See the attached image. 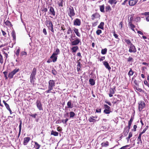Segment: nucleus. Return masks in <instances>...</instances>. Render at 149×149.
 <instances>
[{
  "instance_id": "obj_1",
  "label": "nucleus",
  "mask_w": 149,
  "mask_h": 149,
  "mask_svg": "<svg viewBox=\"0 0 149 149\" xmlns=\"http://www.w3.org/2000/svg\"><path fill=\"white\" fill-rule=\"evenodd\" d=\"M36 69L35 68H34L30 76V82L33 84H34L35 80L36 79L35 76L36 74Z\"/></svg>"
},
{
  "instance_id": "obj_2",
  "label": "nucleus",
  "mask_w": 149,
  "mask_h": 149,
  "mask_svg": "<svg viewBox=\"0 0 149 149\" xmlns=\"http://www.w3.org/2000/svg\"><path fill=\"white\" fill-rule=\"evenodd\" d=\"M45 24L48 29L50 30L52 33H54V31L52 22L51 20H47L45 22Z\"/></svg>"
},
{
  "instance_id": "obj_3",
  "label": "nucleus",
  "mask_w": 149,
  "mask_h": 149,
  "mask_svg": "<svg viewBox=\"0 0 149 149\" xmlns=\"http://www.w3.org/2000/svg\"><path fill=\"white\" fill-rule=\"evenodd\" d=\"M68 11V15L72 19H73L72 18V17L74 16L75 14L73 7L71 6H70L69 8Z\"/></svg>"
},
{
  "instance_id": "obj_4",
  "label": "nucleus",
  "mask_w": 149,
  "mask_h": 149,
  "mask_svg": "<svg viewBox=\"0 0 149 149\" xmlns=\"http://www.w3.org/2000/svg\"><path fill=\"white\" fill-rule=\"evenodd\" d=\"M20 70L19 68L17 69L16 68L14 70L11 72L9 73L8 74V77L10 79H12L13 78L14 75L17 72Z\"/></svg>"
},
{
  "instance_id": "obj_5",
  "label": "nucleus",
  "mask_w": 149,
  "mask_h": 149,
  "mask_svg": "<svg viewBox=\"0 0 149 149\" xmlns=\"http://www.w3.org/2000/svg\"><path fill=\"white\" fill-rule=\"evenodd\" d=\"M139 109L140 111H141L142 109L145 107V104L143 101H140L138 103Z\"/></svg>"
},
{
  "instance_id": "obj_6",
  "label": "nucleus",
  "mask_w": 149,
  "mask_h": 149,
  "mask_svg": "<svg viewBox=\"0 0 149 149\" xmlns=\"http://www.w3.org/2000/svg\"><path fill=\"white\" fill-rule=\"evenodd\" d=\"M55 81L53 80H50L48 82V88H49L53 90V88L55 86Z\"/></svg>"
},
{
  "instance_id": "obj_7",
  "label": "nucleus",
  "mask_w": 149,
  "mask_h": 149,
  "mask_svg": "<svg viewBox=\"0 0 149 149\" xmlns=\"http://www.w3.org/2000/svg\"><path fill=\"white\" fill-rule=\"evenodd\" d=\"M129 52L130 53H135L136 52V50L135 46L133 44L130 45Z\"/></svg>"
},
{
  "instance_id": "obj_8",
  "label": "nucleus",
  "mask_w": 149,
  "mask_h": 149,
  "mask_svg": "<svg viewBox=\"0 0 149 149\" xmlns=\"http://www.w3.org/2000/svg\"><path fill=\"white\" fill-rule=\"evenodd\" d=\"M71 42V45L73 46H75L78 45L79 42H81L80 40L77 38H76V39L73 41Z\"/></svg>"
},
{
  "instance_id": "obj_9",
  "label": "nucleus",
  "mask_w": 149,
  "mask_h": 149,
  "mask_svg": "<svg viewBox=\"0 0 149 149\" xmlns=\"http://www.w3.org/2000/svg\"><path fill=\"white\" fill-rule=\"evenodd\" d=\"M36 103L38 108L40 110H43V109L41 102L40 100H37L36 101Z\"/></svg>"
},
{
  "instance_id": "obj_10",
  "label": "nucleus",
  "mask_w": 149,
  "mask_h": 149,
  "mask_svg": "<svg viewBox=\"0 0 149 149\" xmlns=\"http://www.w3.org/2000/svg\"><path fill=\"white\" fill-rule=\"evenodd\" d=\"M81 24V21L80 19L76 18L74 21V25L75 26H79Z\"/></svg>"
},
{
  "instance_id": "obj_11",
  "label": "nucleus",
  "mask_w": 149,
  "mask_h": 149,
  "mask_svg": "<svg viewBox=\"0 0 149 149\" xmlns=\"http://www.w3.org/2000/svg\"><path fill=\"white\" fill-rule=\"evenodd\" d=\"M138 0H130L129 1V4L130 6H134L137 2Z\"/></svg>"
},
{
  "instance_id": "obj_12",
  "label": "nucleus",
  "mask_w": 149,
  "mask_h": 149,
  "mask_svg": "<svg viewBox=\"0 0 149 149\" xmlns=\"http://www.w3.org/2000/svg\"><path fill=\"white\" fill-rule=\"evenodd\" d=\"M50 58L52 59V61L53 62H55L57 61V56L55 55V54H53L51 56Z\"/></svg>"
},
{
  "instance_id": "obj_13",
  "label": "nucleus",
  "mask_w": 149,
  "mask_h": 149,
  "mask_svg": "<svg viewBox=\"0 0 149 149\" xmlns=\"http://www.w3.org/2000/svg\"><path fill=\"white\" fill-rule=\"evenodd\" d=\"M30 139V137H25L24 139L23 144L24 145H26Z\"/></svg>"
},
{
  "instance_id": "obj_14",
  "label": "nucleus",
  "mask_w": 149,
  "mask_h": 149,
  "mask_svg": "<svg viewBox=\"0 0 149 149\" xmlns=\"http://www.w3.org/2000/svg\"><path fill=\"white\" fill-rule=\"evenodd\" d=\"M67 107H65V108H72L73 107V104L72 103V101L71 100L68 101L67 104Z\"/></svg>"
},
{
  "instance_id": "obj_15",
  "label": "nucleus",
  "mask_w": 149,
  "mask_h": 149,
  "mask_svg": "<svg viewBox=\"0 0 149 149\" xmlns=\"http://www.w3.org/2000/svg\"><path fill=\"white\" fill-rule=\"evenodd\" d=\"M103 63L105 68L107 69L109 71H110L111 69V68L109 66L108 62L107 61H104L103 62Z\"/></svg>"
},
{
  "instance_id": "obj_16",
  "label": "nucleus",
  "mask_w": 149,
  "mask_h": 149,
  "mask_svg": "<svg viewBox=\"0 0 149 149\" xmlns=\"http://www.w3.org/2000/svg\"><path fill=\"white\" fill-rule=\"evenodd\" d=\"M49 8V11L50 12V14L53 16H55V12L52 6H50Z\"/></svg>"
},
{
  "instance_id": "obj_17",
  "label": "nucleus",
  "mask_w": 149,
  "mask_h": 149,
  "mask_svg": "<svg viewBox=\"0 0 149 149\" xmlns=\"http://www.w3.org/2000/svg\"><path fill=\"white\" fill-rule=\"evenodd\" d=\"M100 17V15L99 14L97 13H96L92 15L91 16V19L93 20H94L95 18H98V17Z\"/></svg>"
},
{
  "instance_id": "obj_18",
  "label": "nucleus",
  "mask_w": 149,
  "mask_h": 149,
  "mask_svg": "<svg viewBox=\"0 0 149 149\" xmlns=\"http://www.w3.org/2000/svg\"><path fill=\"white\" fill-rule=\"evenodd\" d=\"M32 142H33L32 141ZM33 143H35V144L34 145L33 148L34 149H39L40 147V145L36 142L34 141Z\"/></svg>"
},
{
  "instance_id": "obj_19",
  "label": "nucleus",
  "mask_w": 149,
  "mask_h": 149,
  "mask_svg": "<svg viewBox=\"0 0 149 149\" xmlns=\"http://www.w3.org/2000/svg\"><path fill=\"white\" fill-rule=\"evenodd\" d=\"M78 49L79 47L77 46H74L71 48L72 53H75Z\"/></svg>"
},
{
  "instance_id": "obj_20",
  "label": "nucleus",
  "mask_w": 149,
  "mask_h": 149,
  "mask_svg": "<svg viewBox=\"0 0 149 149\" xmlns=\"http://www.w3.org/2000/svg\"><path fill=\"white\" fill-rule=\"evenodd\" d=\"M130 129L128 128V127H125L124 129L123 133L124 136H126L128 134Z\"/></svg>"
},
{
  "instance_id": "obj_21",
  "label": "nucleus",
  "mask_w": 149,
  "mask_h": 149,
  "mask_svg": "<svg viewBox=\"0 0 149 149\" xmlns=\"http://www.w3.org/2000/svg\"><path fill=\"white\" fill-rule=\"evenodd\" d=\"M73 30L77 36L79 37H80L81 35L80 34L79 32L78 29L75 28H74Z\"/></svg>"
},
{
  "instance_id": "obj_22",
  "label": "nucleus",
  "mask_w": 149,
  "mask_h": 149,
  "mask_svg": "<svg viewBox=\"0 0 149 149\" xmlns=\"http://www.w3.org/2000/svg\"><path fill=\"white\" fill-rule=\"evenodd\" d=\"M129 26H130V28L133 31H135L134 28H135V26L132 24V23L129 22L128 24Z\"/></svg>"
},
{
  "instance_id": "obj_23",
  "label": "nucleus",
  "mask_w": 149,
  "mask_h": 149,
  "mask_svg": "<svg viewBox=\"0 0 149 149\" xmlns=\"http://www.w3.org/2000/svg\"><path fill=\"white\" fill-rule=\"evenodd\" d=\"M99 119L96 120L94 118H93L92 117V116L90 117L88 119V120L90 122H95L99 120Z\"/></svg>"
},
{
  "instance_id": "obj_24",
  "label": "nucleus",
  "mask_w": 149,
  "mask_h": 149,
  "mask_svg": "<svg viewBox=\"0 0 149 149\" xmlns=\"http://www.w3.org/2000/svg\"><path fill=\"white\" fill-rule=\"evenodd\" d=\"M104 22H101L100 24L98 26V28L99 29L103 30L104 29Z\"/></svg>"
},
{
  "instance_id": "obj_25",
  "label": "nucleus",
  "mask_w": 149,
  "mask_h": 149,
  "mask_svg": "<svg viewBox=\"0 0 149 149\" xmlns=\"http://www.w3.org/2000/svg\"><path fill=\"white\" fill-rule=\"evenodd\" d=\"M90 84L92 86L94 85L95 84V81L94 80L92 79H90L89 80Z\"/></svg>"
},
{
  "instance_id": "obj_26",
  "label": "nucleus",
  "mask_w": 149,
  "mask_h": 149,
  "mask_svg": "<svg viewBox=\"0 0 149 149\" xmlns=\"http://www.w3.org/2000/svg\"><path fill=\"white\" fill-rule=\"evenodd\" d=\"M51 135H53L55 136H57L58 135V133L54 131V130H52L51 131Z\"/></svg>"
},
{
  "instance_id": "obj_27",
  "label": "nucleus",
  "mask_w": 149,
  "mask_h": 149,
  "mask_svg": "<svg viewBox=\"0 0 149 149\" xmlns=\"http://www.w3.org/2000/svg\"><path fill=\"white\" fill-rule=\"evenodd\" d=\"M101 145L102 147H107L109 145V143L108 141H107L105 143L104 142L102 143H101Z\"/></svg>"
},
{
  "instance_id": "obj_28",
  "label": "nucleus",
  "mask_w": 149,
  "mask_h": 149,
  "mask_svg": "<svg viewBox=\"0 0 149 149\" xmlns=\"http://www.w3.org/2000/svg\"><path fill=\"white\" fill-rule=\"evenodd\" d=\"M117 1L116 0H109L108 1V3L112 5L113 3L116 4L117 3Z\"/></svg>"
},
{
  "instance_id": "obj_29",
  "label": "nucleus",
  "mask_w": 149,
  "mask_h": 149,
  "mask_svg": "<svg viewBox=\"0 0 149 149\" xmlns=\"http://www.w3.org/2000/svg\"><path fill=\"white\" fill-rule=\"evenodd\" d=\"M109 93L112 94H114L115 93V88H110L109 90Z\"/></svg>"
},
{
  "instance_id": "obj_30",
  "label": "nucleus",
  "mask_w": 149,
  "mask_h": 149,
  "mask_svg": "<svg viewBox=\"0 0 149 149\" xmlns=\"http://www.w3.org/2000/svg\"><path fill=\"white\" fill-rule=\"evenodd\" d=\"M100 10L102 12H104V5H103L102 6H99Z\"/></svg>"
},
{
  "instance_id": "obj_31",
  "label": "nucleus",
  "mask_w": 149,
  "mask_h": 149,
  "mask_svg": "<svg viewBox=\"0 0 149 149\" xmlns=\"http://www.w3.org/2000/svg\"><path fill=\"white\" fill-rule=\"evenodd\" d=\"M112 111L110 109H105L104 111V113L106 114H109Z\"/></svg>"
},
{
  "instance_id": "obj_32",
  "label": "nucleus",
  "mask_w": 149,
  "mask_h": 149,
  "mask_svg": "<svg viewBox=\"0 0 149 149\" xmlns=\"http://www.w3.org/2000/svg\"><path fill=\"white\" fill-rule=\"evenodd\" d=\"M107 49L105 48L102 50L101 53L102 54H105L107 53Z\"/></svg>"
},
{
  "instance_id": "obj_33",
  "label": "nucleus",
  "mask_w": 149,
  "mask_h": 149,
  "mask_svg": "<svg viewBox=\"0 0 149 149\" xmlns=\"http://www.w3.org/2000/svg\"><path fill=\"white\" fill-rule=\"evenodd\" d=\"M5 24L7 26H12V25L11 24V22L8 20H7L5 22Z\"/></svg>"
},
{
  "instance_id": "obj_34",
  "label": "nucleus",
  "mask_w": 149,
  "mask_h": 149,
  "mask_svg": "<svg viewBox=\"0 0 149 149\" xmlns=\"http://www.w3.org/2000/svg\"><path fill=\"white\" fill-rule=\"evenodd\" d=\"M133 73L134 72L132 70V69L131 68H130V70L128 73V74L130 76L132 75Z\"/></svg>"
},
{
  "instance_id": "obj_35",
  "label": "nucleus",
  "mask_w": 149,
  "mask_h": 149,
  "mask_svg": "<svg viewBox=\"0 0 149 149\" xmlns=\"http://www.w3.org/2000/svg\"><path fill=\"white\" fill-rule=\"evenodd\" d=\"M124 41L127 44L131 45V44H132V43H131V41L129 39H125L124 40Z\"/></svg>"
},
{
  "instance_id": "obj_36",
  "label": "nucleus",
  "mask_w": 149,
  "mask_h": 149,
  "mask_svg": "<svg viewBox=\"0 0 149 149\" xmlns=\"http://www.w3.org/2000/svg\"><path fill=\"white\" fill-rule=\"evenodd\" d=\"M70 118H73L75 115V113L73 111H71L70 112Z\"/></svg>"
},
{
  "instance_id": "obj_37",
  "label": "nucleus",
  "mask_w": 149,
  "mask_h": 149,
  "mask_svg": "<svg viewBox=\"0 0 149 149\" xmlns=\"http://www.w3.org/2000/svg\"><path fill=\"white\" fill-rule=\"evenodd\" d=\"M136 89L138 91H139V92H143V93L146 94V92L142 90V89L141 88H139L136 87Z\"/></svg>"
},
{
  "instance_id": "obj_38",
  "label": "nucleus",
  "mask_w": 149,
  "mask_h": 149,
  "mask_svg": "<svg viewBox=\"0 0 149 149\" xmlns=\"http://www.w3.org/2000/svg\"><path fill=\"white\" fill-rule=\"evenodd\" d=\"M60 53V51L57 48V49H56L55 52L53 53V54H55V55L57 56V55L59 54Z\"/></svg>"
},
{
  "instance_id": "obj_39",
  "label": "nucleus",
  "mask_w": 149,
  "mask_h": 149,
  "mask_svg": "<svg viewBox=\"0 0 149 149\" xmlns=\"http://www.w3.org/2000/svg\"><path fill=\"white\" fill-rule=\"evenodd\" d=\"M111 8L109 6H108L105 7V10L106 12H107L109 10H111Z\"/></svg>"
},
{
  "instance_id": "obj_40",
  "label": "nucleus",
  "mask_w": 149,
  "mask_h": 149,
  "mask_svg": "<svg viewBox=\"0 0 149 149\" xmlns=\"http://www.w3.org/2000/svg\"><path fill=\"white\" fill-rule=\"evenodd\" d=\"M11 35L13 38L14 40L16 39V35L15 32L13 31L11 33Z\"/></svg>"
},
{
  "instance_id": "obj_41",
  "label": "nucleus",
  "mask_w": 149,
  "mask_h": 149,
  "mask_svg": "<svg viewBox=\"0 0 149 149\" xmlns=\"http://www.w3.org/2000/svg\"><path fill=\"white\" fill-rule=\"evenodd\" d=\"M104 107L105 109H111L110 107L107 104H104Z\"/></svg>"
},
{
  "instance_id": "obj_42",
  "label": "nucleus",
  "mask_w": 149,
  "mask_h": 149,
  "mask_svg": "<svg viewBox=\"0 0 149 149\" xmlns=\"http://www.w3.org/2000/svg\"><path fill=\"white\" fill-rule=\"evenodd\" d=\"M52 72L54 75H56L57 73L55 69H53L52 70Z\"/></svg>"
},
{
  "instance_id": "obj_43",
  "label": "nucleus",
  "mask_w": 149,
  "mask_h": 149,
  "mask_svg": "<svg viewBox=\"0 0 149 149\" xmlns=\"http://www.w3.org/2000/svg\"><path fill=\"white\" fill-rule=\"evenodd\" d=\"M127 61L128 62H132L133 61V59L132 58L130 57H129L128 58H127Z\"/></svg>"
},
{
  "instance_id": "obj_44",
  "label": "nucleus",
  "mask_w": 149,
  "mask_h": 149,
  "mask_svg": "<svg viewBox=\"0 0 149 149\" xmlns=\"http://www.w3.org/2000/svg\"><path fill=\"white\" fill-rule=\"evenodd\" d=\"M68 120V119L67 118H66L65 120L63 119L61 120V122L62 123H65L66 124L67 122V121Z\"/></svg>"
},
{
  "instance_id": "obj_45",
  "label": "nucleus",
  "mask_w": 149,
  "mask_h": 149,
  "mask_svg": "<svg viewBox=\"0 0 149 149\" xmlns=\"http://www.w3.org/2000/svg\"><path fill=\"white\" fill-rule=\"evenodd\" d=\"M102 31L100 29H98L96 31V34L98 35H100V34L102 33Z\"/></svg>"
},
{
  "instance_id": "obj_46",
  "label": "nucleus",
  "mask_w": 149,
  "mask_h": 149,
  "mask_svg": "<svg viewBox=\"0 0 149 149\" xmlns=\"http://www.w3.org/2000/svg\"><path fill=\"white\" fill-rule=\"evenodd\" d=\"M71 32V33H72V30L71 29L70 27H69L68 31L67 32V33L68 34H70V32Z\"/></svg>"
},
{
  "instance_id": "obj_47",
  "label": "nucleus",
  "mask_w": 149,
  "mask_h": 149,
  "mask_svg": "<svg viewBox=\"0 0 149 149\" xmlns=\"http://www.w3.org/2000/svg\"><path fill=\"white\" fill-rule=\"evenodd\" d=\"M29 115L31 116L32 117L34 118H36V116L37 115V114L36 113H35L34 114H33L31 113L29 114Z\"/></svg>"
},
{
  "instance_id": "obj_48",
  "label": "nucleus",
  "mask_w": 149,
  "mask_h": 149,
  "mask_svg": "<svg viewBox=\"0 0 149 149\" xmlns=\"http://www.w3.org/2000/svg\"><path fill=\"white\" fill-rule=\"evenodd\" d=\"M22 121L21 120L19 121V131H21L22 128Z\"/></svg>"
},
{
  "instance_id": "obj_49",
  "label": "nucleus",
  "mask_w": 149,
  "mask_h": 149,
  "mask_svg": "<svg viewBox=\"0 0 149 149\" xmlns=\"http://www.w3.org/2000/svg\"><path fill=\"white\" fill-rule=\"evenodd\" d=\"M138 142H137V144H140V145H141L142 143V141L141 140V139H137Z\"/></svg>"
},
{
  "instance_id": "obj_50",
  "label": "nucleus",
  "mask_w": 149,
  "mask_h": 149,
  "mask_svg": "<svg viewBox=\"0 0 149 149\" xmlns=\"http://www.w3.org/2000/svg\"><path fill=\"white\" fill-rule=\"evenodd\" d=\"M20 51V49L19 48H18V49L17 50L16 53V54L17 56H18L19 54V53Z\"/></svg>"
},
{
  "instance_id": "obj_51",
  "label": "nucleus",
  "mask_w": 149,
  "mask_h": 149,
  "mask_svg": "<svg viewBox=\"0 0 149 149\" xmlns=\"http://www.w3.org/2000/svg\"><path fill=\"white\" fill-rule=\"evenodd\" d=\"M3 74L4 75V77L5 78V79H8V77H7V72L6 71L4 72H3Z\"/></svg>"
},
{
  "instance_id": "obj_52",
  "label": "nucleus",
  "mask_w": 149,
  "mask_h": 149,
  "mask_svg": "<svg viewBox=\"0 0 149 149\" xmlns=\"http://www.w3.org/2000/svg\"><path fill=\"white\" fill-rule=\"evenodd\" d=\"M130 145H127L123 146L119 149H127V148L129 147Z\"/></svg>"
},
{
  "instance_id": "obj_53",
  "label": "nucleus",
  "mask_w": 149,
  "mask_h": 149,
  "mask_svg": "<svg viewBox=\"0 0 149 149\" xmlns=\"http://www.w3.org/2000/svg\"><path fill=\"white\" fill-rule=\"evenodd\" d=\"M3 56L2 55H0V63L1 64H2L3 63Z\"/></svg>"
},
{
  "instance_id": "obj_54",
  "label": "nucleus",
  "mask_w": 149,
  "mask_h": 149,
  "mask_svg": "<svg viewBox=\"0 0 149 149\" xmlns=\"http://www.w3.org/2000/svg\"><path fill=\"white\" fill-rule=\"evenodd\" d=\"M141 15H149V12H146L144 13H141Z\"/></svg>"
},
{
  "instance_id": "obj_55",
  "label": "nucleus",
  "mask_w": 149,
  "mask_h": 149,
  "mask_svg": "<svg viewBox=\"0 0 149 149\" xmlns=\"http://www.w3.org/2000/svg\"><path fill=\"white\" fill-rule=\"evenodd\" d=\"M132 123L130 121L128 122V127H128V128L130 129Z\"/></svg>"
},
{
  "instance_id": "obj_56",
  "label": "nucleus",
  "mask_w": 149,
  "mask_h": 149,
  "mask_svg": "<svg viewBox=\"0 0 149 149\" xmlns=\"http://www.w3.org/2000/svg\"><path fill=\"white\" fill-rule=\"evenodd\" d=\"M42 11H44L45 12H46L47 11V8L43 7L42 10Z\"/></svg>"
},
{
  "instance_id": "obj_57",
  "label": "nucleus",
  "mask_w": 149,
  "mask_h": 149,
  "mask_svg": "<svg viewBox=\"0 0 149 149\" xmlns=\"http://www.w3.org/2000/svg\"><path fill=\"white\" fill-rule=\"evenodd\" d=\"M105 102L107 104H108L110 106H111L112 105L111 103L109 102H108L107 101V100H106L105 101Z\"/></svg>"
},
{
  "instance_id": "obj_58",
  "label": "nucleus",
  "mask_w": 149,
  "mask_h": 149,
  "mask_svg": "<svg viewBox=\"0 0 149 149\" xmlns=\"http://www.w3.org/2000/svg\"><path fill=\"white\" fill-rule=\"evenodd\" d=\"M148 126H146V127L144 129H143V131L142 132V133H145L146 130L148 129Z\"/></svg>"
},
{
  "instance_id": "obj_59",
  "label": "nucleus",
  "mask_w": 149,
  "mask_h": 149,
  "mask_svg": "<svg viewBox=\"0 0 149 149\" xmlns=\"http://www.w3.org/2000/svg\"><path fill=\"white\" fill-rule=\"evenodd\" d=\"M101 108L97 109L96 110V112L97 113H100L101 112Z\"/></svg>"
},
{
  "instance_id": "obj_60",
  "label": "nucleus",
  "mask_w": 149,
  "mask_h": 149,
  "mask_svg": "<svg viewBox=\"0 0 149 149\" xmlns=\"http://www.w3.org/2000/svg\"><path fill=\"white\" fill-rule=\"evenodd\" d=\"M52 90V89L49 88H48V90H47L46 91V92L47 93H50V92H51L50 91Z\"/></svg>"
},
{
  "instance_id": "obj_61",
  "label": "nucleus",
  "mask_w": 149,
  "mask_h": 149,
  "mask_svg": "<svg viewBox=\"0 0 149 149\" xmlns=\"http://www.w3.org/2000/svg\"><path fill=\"white\" fill-rule=\"evenodd\" d=\"M21 56H23L24 55H26L27 53H26L25 52H21Z\"/></svg>"
},
{
  "instance_id": "obj_62",
  "label": "nucleus",
  "mask_w": 149,
  "mask_h": 149,
  "mask_svg": "<svg viewBox=\"0 0 149 149\" xmlns=\"http://www.w3.org/2000/svg\"><path fill=\"white\" fill-rule=\"evenodd\" d=\"M105 58V56H102L101 58H100L99 59L100 61H103Z\"/></svg>"
},
{
  "instance_id": "obj_63",
  "label": "nucleus",
  "mask_w": 149,
  "mask_h": 149,
  "mask_svg": "<svg viewBox=\"0 0 149 149\" xmlns=\"http://www.w3.org/2000/svg\"><path fill=\"white\" fill-rule=\"evenodd\" d=\"M61 30H63V31L65 30L64 26L63 25H62L61 26Z\"/></svg>"
},
{
  "instance_id": "obj_64",
  "label": "nucleus",
  "mask_w": 149,
  "mask_h": 149,
  "mask_svg": "<svg viewBox=\"0 0 149 149\" xmlns=\"http://www.w3.org/2000/svg\"><path fill=\"white\" fill-rule=\"evenodd\" d=\"M5 105L7 109H8L10 108L9 105L7 103L6 104H5Z\"/></svg>"
}]
</instances>
